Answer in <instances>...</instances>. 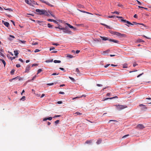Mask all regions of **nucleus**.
<instances>
[{
	"instance_id": "obj_1",
	"label": "nucleus",
	"mask_w": 151,
	"mask_h": 151,
	"mask_svg": "<svg viewBox=\"0 0 151 151\" xmlns=\"http://www.w3.org/2000/svg\"><path fill=\"white\" fill-rule=\"evenodd\" d=\"M115 106H116V109L119 110H121L127 107L125 106L119 104L115 105Z\"/></svg>"
},
{
	"instance_id": "obj_2",
	"label": "nucleus",
	"mask_w": 151,
	"mask_h": 151,
	"mask_svg": "<svg viewBox=\"0 0 151 151\" xmlns=\"http://www.w3.org/2000/svg\"><path fill=\"white\" fill-rule=\"evenodd\" d=\"M62 30H63V32L65 33L70 34L72 32L67 27L65 28L63 27Z\"/></svg>"
},
{
	"instance_id": "obj_3",
	"label": "nucleus",
	"mask_w": 151,
	"mask_h": 151,
	"mask_svg": "<svg viewBox=\"0 0 151 151\" xmlns=\"http://www.w3.org/2000/svg\"><path fill=\"white\" fill-rule=\"evenodd\" d=\"M114 34L118 36L121 37H125V35L124 34H122L119 32H114Z\"/></svg>"
},
{
	"instance_id": "obj_4",
	"label": "nucleus",
	"mask_w": 151,
	"mask_h": 151,
	"mask_svg": "<svg viewBox=\"0 0 151 151\" xmlns=\"http://www.w3.org/2000/svg\"><path fill=\"white\" fill-rule=\"evenodd\" d=\"M45 10L43 9H36V11L37 12H39L40 15L43 14L45 13Z\"/></svg>"
},
{
	"instance_id": "obj_5",
	"label": "nucleus",
	"mask_w": 151,
	"mask_h": 151,
	"mask_svg": "<svg viewBox=\"0 0 151 151\" xmlns=\"http://www.w3.org/2000/svg\"><path fill=\"white\" fill-rule=\"evenodd\" d=\"M39 0L41 2H42V3H44L45 4L49 6H50L51 7L53 6L52 5L50 4L49 2H47L44 0Z\"/></svg>"
},
{
	"instance_id": "obj_6",
	"label": "nucleus",
	"mask_w": 151,
	"mask_h": 151,
	"mask_svg": "<svg viewBox=\"0 0 151 151\" xmlns=\"http://www.w3.org/2000/svg\"><path fill=\"white\" fill-rule=\"evenodd\" d=\"M137 129H143L145 128L144 126L142 124H139L136 127Z\"/></svg>"
},
{
	"instance_id": "obj_7",
	"label": "nucleus",
	"mask_w": 151,
	"mask_h": 151,
	"mask_svg": "<svg viewBox=\"0 0 151 151\" xmlns=\"http://www.w3.org/2000/svg\"><path fill=\"white\" fill-rule=\"evenodd\" d=\"M25 2L27 4H28L30 6H33L32 4V1L31 0H25Z\"/></svg>"
},
{
	"instance_id": "obj_8",
	"label": "nucleus",
	"mask_w": 151,
	"mask_h": 151,
	"mask_svg": "<svg viewBox=\"0 0 151 151\" xmlns=\"http://www.w3.org/2000/svg\"><path fill=\"white\" fill-rule=\"evenodd\" d=\"M109 41L110 42H113L114 43L120 44L119 41L118 40H116L110 39Z\"/></svg>"
},
{
	"instance_id": "obj_9",
	"label": "nucleus",
	"mask_w": 151,
	"mask_h": 151,
	"mask_svg": "<svg viewBox=\"0 0 151 151\" xmlns=\"http://www.w3.org/2000/svg\"><path fill=\"white\" fill-rule=\"evenodd\" d=\"M30 68V66L29 65H28L26 67L25 72L28 73L29 71Z\"/></svg>"
},
{
	"instance_id": "obj_10",
	"label": "nucleus",
	"mask_w": 151,
	"mask_h": 151,
	"mask_svg": "<svg viewBox=\"0 0 151 151\" xmlns=\"http://www.w3.org/2000/svg\"><path fill=\"white\" fill-rule=\"evenodd\" d=\"M139 106H142L141 108V109L142 110H146L147 108V107H145V105L142 104H139Z\"/></svg>"
},
{
	"instance_id": "obj_11",
	"label": "nucleus",
	"mask_w": 151,
	"mask_h": 151,
	"mask_svg": "<svg viewBox=\"0 0 151 151\" xmlns=\"http://www.w3.org/2000/svg\"><path fill=\"white\" fill-rule=\"evenodd\" d=\"M100 37L103 40H109V41L110 39L108 38L107 37H103L102 36H100Z\"/></svg>"
},
{
	"instance_id": "obj_12",
	"label": "nucleus",
	"mask_w": 151,
	"mask_h": 151,
	"mask_svg": "<svg viewBox=\"0 0 151 151\" xmlns=\"http://www.w3.org/2000/svg\"><path fill=\"white\" fill-rule=\"evenodd\" d=\"M2 23L7 27H8L9 25V24L7 22H5L4 21H2Z\"/></svg>"
},
{
	"instance_id": "obj_13",
	"label": "nucleus",
	"mask_w": 151,
	"mask_h": 151,
	"mask_svg": "<svg viewBox=\"0 0 151 151\" xmlns=\"http://www.w3.org/2000/svg\"><path fill=\"white\" fill-rule=\"evenodd\" d=\"M132 24H133V25H134V24H136V25H137L138 24H141V25H142V26H143L144 27H146V25H145L143 24H140V23H137L136 22H133Z\"/></svg>"
},
{
	"instance_id": "obj_14",
	"label": "nucleus",
	"mask_w": 151,
	"mask_h": 151,
	"mask_svg": "<svg viewBox=\"0 0 151 151\" xmlns=\"http://www.w3.org/2000/svg\"><path fill=\"white\" fill-rule=\"evenodd\" d=\"M66 24L70 28L73 29L74 30H76V29L75 28H74L73 26L69 24L68 23H66Z\"/></svg>"
},
{
	"instance_id": "obj_15",
	"label": "nucleus",
	"mask_w": 151,
	"mask_h": 151,
	"mask_svg": "<svg viewBox=\"0 0 151 151\" xmlns=\"http://www.w3.org/2000/svg\"><path fill=\"white\" fill-rule=\"evenodd\" d=\"M55 27L56 28L58 29L62 30L63 28V27H62L60 25H58V27Z\"/></svg>"
},
{
	"instance_id": "obj_16",
	"label": "nucleus",
	"mask_w": 151,
	"mask_h": 151,
	"mask_svg": "<svg viewBox=\"0 0 151 151\" xmlns=\"http://www.w3.org/2000/svg\"><path fill=\"white\" fill-rule=\"evenodd\" d=\"M92 142V140H87L86 141L85 143L87 144H91Z\"/></svg>"
},
{
	"instance_id": "obj_17",
	"label": "nucleus",
	"mask_w": 151,
	"mask_h": 151,
	"mask_svg": "<svg viewBox=\"0 0 151 151\" xmlns=\"http://www.w3.org/2000/svg\"><path fill=\"white\" fill-rule=\"evenodd\" d=\"M9 37H10L9 38H8V39L9 40H11V41L12 40H13V39H11V38L10 37H12V38H13V39H14V38H15V37H14V36H13V35H9Z\"/></svg>"
},
{
	"instance_id": "obj_18",
	"label": "nucleus",
	"mask_w": 151,
	"mask_h": 151,
	"mask_svg": "<svg viewBox=\"0 0 151 151\" xmlns=\"http://www.w3.org/2000/svg\"><path fill=\"white\" fill-rule=\"evenodd\" d=\"M0 61H1L3 63L4 65V66L5 67L6 65V62L3 59L0 58Z\"/></svg>"
},
{
	"instance_id": "obj_19",
	"label": "nucleus",
	"mask_w": 151,
	"mask_h": 151,
	"mask_svg": "<svg viewBox=\"0 0 151 151\" xmlns=\"http://www.w3.org/2000/svg\"><path fill=\"white\" fill-rule=\"evenodd\" d=\"M102 140L100 139H99L96 142V143L98 145L100 144Z\"/></svg>"
},
{
	"instance_id": "obj_20",
	"label": "nucleus",
	"mask_w": 151,
	"mask_h": 151,
	"mask_svg": "<svg viewBox=\"0 0 151 151\" xmlns=\"http://www.w3.org/2000/svg\"><path fill=\"white\" fill-rule=\"evenodd\" d=\"M137 41L138 42H144V41L142 39H138L137 40Z\"/></svg>"
},
{
	"instance_id": "obj_21",
	"label": "nucleus",
	"mask_w": 151,
	"mask_h": 151,
	"mask_svg": "<svg viewBox=\"0 0 151 151\" xmlns=\"http://www.w3.org/2000/svg\"><path fill=\"white\" fill-rule=\"evenodd\" d=\"M14 55L15 56H17L19 54L18 51V50H14Z\"/></svg>"
},
{
	"instance_id": "obj_22",
	"label": "nucleus",
	"mask_w": 151,
	"mask_h": 151,
	"mask_svg": "<svg viewBox=\"0 0 151 151\" xmlns=\"http://www.w3.org/2000/svg\"><path fill=\"white\" fill-rule=\"evenodd\" d=\"M54 62L55 63H61V61L60 60H55L54 61Z\"/></svg>"
},
{
	"instance_id": "obj_23",
	"label": "nucleus",
	"mask_w": 151,
	"mask_h": 151,
	"mask_svg": "<svg viewBox=\"0 0 151 151\" xmlns=\"http://www.w3.org/2000/svg\"><path fill=\"white\" fill-rule=\"evenodd\" d=\"M52 61H53V59L49 60H47L46 61V63H50V62H52Z\"/></svg>"
},
{
	"instance_id": "obj_24",
	"label": "nucleus",
	"mask_w": 151,
	"mask_h": 151,
	"mask_svg": "<svg viewBox=\"0 0 151 151\" xmlns=\"http://www.w3.org/2000/svg\"><path fill=\"white\" fill-rule=\"evenodd\" d=\"M123 68H127V64H124L123 65Z\"/></svg>"
},
{
	"instance_id": "obj_25",
	"label": "nucleus",
	"mask_w": 151,
	"mask_h": 151,
	"mask_svg": "<svg viewBox=\"0 0 151 151\" xmlns=\"http://www.w3.org/2000/svg\"><path fill=\"white\" fill-rule=\"evenodd\" d=\"M76 72H77L78 73V74H79H79L80 71H79L78 68H76Z\"/></svg>"
},
{
	"instance_id": "obj_26",
	"label": "nucleus",
	"mask_w": 151,
	"mask_h": 151,
	"mask_svg": "<svg viewBox=\"0 0 151 151\" xmlns=\"http://www.w3.org/2000/svg\"><path fill=\"white\" fill-rule=\"evenodd\" d=\"M126 23H127V24H129V25H133V24H132V23H130V22H129V21H126Z\"/></svg>"
},
{
	"instance_id": "obj_27",
	"label": "nucleus",
	"mask_w": 151,
	"mask_h": 151,
	"mask_svg": "<svg viewBox=\"0 0 151 151\" xmlns=\"http://www.w3.org/2000/svg\"><path fill=\"white\" fill-rule=\"evenodd\" d=\"M25 96H23L21 99L20 100H22L23 101H24L25 100Z\"/></svg>"
},
{
	"instance_id": "obj_28",
	"label": "nucleus",
	"mask_w": 151,
	"mask_h": 151,
	"mask_svg": "<svg viewBox=\"0 0 151 151\" xmlns=\"http://www.w3.org/2000/svg\"><path fill=\"white\" fill-rule=\"evenodd\" d=\"M44 14L45 15H46L47 16H48L49 15L48 14V13L46 12L45 10V13L44 14Z\"/></svg>"
},
{
	"instance_id": "obj_29",
	"label": "nucleus",
	"mask_w": 151,
	"mask_h": 151,
	"mask_svg": "<svg viewBox=\"0 0 151 151\" xmlns=\"http://www.w3.org/2000/svg\"><path fill=\"white\" fill-rule=\"evenodd\" d=\"M67 57H68L70 58H73V56L71 55H67Z\"/></svg>"
},
{
	"instance_id": "obj_30",
	"label": "nucleus",
	"mask_w": 151,
	"mask_h": 151,
	"mask_svg": "<svg viewBox=\"0 0 151 151\" xmlns=\"http://www.w3.org/2000/svg\"><path fill=\"white\" fill-rule=\"evenodd\" d=\"M5 55L2 53L0 52V57H4Z\"/></svg>"
},
{
	"instance_id": "obj_31",
	"label": "nucleus",
	"mask_w": 151,
	"mask_h": 151,
	"mask_svg": "<svg viewBox=\"0 0 151 151\" xmlns=\"http://www.w3.org/2000/svg\"><path fill=\"white\" fill-rule=\"evenodd\" d=\"M42 71V70L41 69H39L37 71V74L40 73Z\"/></svg>"
},
{
	"instance_id": "obj_32",
	"label": "nucleus",
	"mask_w": 151,
	"mask_h": 151,
	"mask_svg": "<svg viewBox=\"0 0 151 151\" xmlns=\"http://www.w3.org/2000/svg\"><path fill=\"white\" fill-rule=\"evenodd\" d=\"M69 78L72 81H75V79H74L73 78H72L70 76H69Z\"/></svg>"
},
{
	"instance_id": "obj_33",
	"label": "nucleus",
	"mask_w": 151,
	"mask_h": 151,
	"mask_svg": "<svg viewBox=\"0 0 151 151\" xmlns=\"http://www.w3.org/2000/svg\"><path fill=\"white\" fill-rule=\"evenodd\" d=\"M48 27L49 28H51L52 27V25H51V24L50 23H48L47 24Z\"/></svg>"
},
{
	"instance_id": "obj_34",
	"label": "nucleus",
	"mask_w": 151,
	"mask_h": 151,
	"mask_svg": "<svg viewBox=\"0 0 151 151\" xmlns=\"http://www.w3.org/2000/svg\"><path fill=\"white\" fill-rule=\"evenodd\" d=\"M32 5H33V4H37V3L35 2L34 1H32Z\"/></svg>"
},
{
	"instance_id": "obj_35",
	"label": "nucleus",
	"mask_w": 151,
	"mask_h": 151,
	"mask_svg": "<svg viewBox=\"0 0 151 151\" xmlns=\"http://www.w3.org/2000/svg\"><path fill=\"white\" fill-rule=\"evenodd\" d=\"M121 21L122 22H123L124 23H126V22L127 21L126 20H125V19H121Z\"/></svg>"
},
{
	"instance_id": "obj_36",
	"label": "nucleus",
	"mask_w": 151,
	"mask_h": 151,
	"mask_svg": "<svg viewBox=\"0 0 151 151\" xmlns=\"http://www.w3.org/2000/svg\"><path fill=\"white\" fill-rule=\"evenodd\" d=\"M115 17V16H107V18H114Z\"/></svg>"
},
{
	"instance_id": "obj_37",
	"label": "nucleus",
	"mask_w": 151,
	"mask_h": 151,
	"mask_svg": "<svg viewBox=\"0 0 151 151\" xmlns=\"http://www.w3.org/2000/svg\"><path fill=\"white\" fill-rule=\"evenodd\" d=\"M15 70L14 69L12 70L11 71V74H13L14 73Z\"/></svg>"
},
{
	"instance_id": "obj_38",
	"label": "nucleus",
	"mask_w": 151,
	"mask_h": 151,
	"mask_svg": "<svg viewBox=\"0 0 151 151\" xmlns=\"http://www.w3.org/2000/svg\"><path fill=\"white\" fill-rule=\"evenodd\" d=\"M101 24L104 25V26H105L107 28H109V27L107 25H106L105 24Z\"/></svg>"
},
{
	"instance_id": "obj_39",
	"label": "nucleus",
	"mask_w": 151,
	"mask_h": 151,
	"mask_svg": "<svg viewBox=\"0 0 151 151\" xmlns=\"http://www.w3.org/2000/svg\"><path fill=\"white\" fill-rule=\"evenodd\" d=\"M111 13L113 14H119V13L116 11H115L114 12H112Z\"/></svg>"
},
{
	"instance_id": "obj_40",
	"label": "nucleus",
	"mask_w": 151,
	"mask_h": 151,
	"mask_svg": "<svg viewBox=\"0 0 151 151\" xmlns=\"http://www.w3.org/2000/svg\"><path fill=\"white\" fill-rule=\"evenodd\" d=\"M129 135V134H127V135H124V136H123L122 137V138H125V137H127Z\"/></svg>"
},
{
	"instance_id": "obj_41",
	"label": "nucleus",
	"mask_w": 151,
	"mask_h": 151,
	"mask_svg": "<svg viewBox=\"0 0 151 151\" xmlns=\"http://www.w3.org/2000/svg\"><path fill=\"white\" fill-rule=\"evenodd\" d=\"M75 114H77V115H81L82 114V113H80L79 112H76L74 113Z\"/></svg>"
},
{
	"instance_id": "obj_42",
	"label": "nucleus",
	"mask_w": 151,
	"mask_h": 151,
	"mask_svg": "<svg viewBox=\"0 0 151 151\" xmlns=\"http://www.w3.org/2000/svg\"><path fill=\"white\" fill-rule=\"evenodd\" d=\"M59 120H57L55 122V124H57L59 123Z\"/></svg>"
},
{
	"instance_id": "obj_43",
	"label": "nucleus",
	"mask_w": 151,
	"mask_h": 151,
	"mask_svg": "<svg viewBox=\"0 0 151 151\" xmlns=\"http://www.w3.org/2000/svg\"><path fill=\"white\" fill-rule=\"evenodd\" d=\"M5 10H9V11L12 12V10L11 9H5Z\"/></svg>"
},
{
	"instance_id": "obj_44",
	"label": "nucleus",
	"mask_w": 151,
	"mask_h": 151,
	"mask_svg": "<svg viewBox=\"0 0 151 151\" xmlns=\"http://www.w3.org/2000/svg\"><path fill=\"white\" fill-rule=\"evenodd\" d=\"M47 120H50L52 119V117H50L48 118H47Z\"/></svg>"
},
{
	"instance_id": "obj_45",
	"label": "nucleus",
	"mask_w": 151,
	"mask_h": 151,
	"mask_svg": "<svg viewBox=\"0 0 151 151\" xmlns=\"http://www.w3.org/2000/svg\"><path fill=\"white\" fill-rule=\"evenodd\" d=\"M55 47H51L50 49V51L52 50H54L55 49Z\"/></svg>"
},
{
	"instance_id": "obj_46",
	"label": "nucleus",
	"mask_w": 151,
	"mask_h": 151,
	"mask_svg": "<svg viewBox=\"0 0 151 151\" xmlns=\"http://www.w3.org/2000/svg\"><path fill=\"white\" fill-rule=\"evenodd\" d=\"M40 51V50H39V49H36L35 50L34 52H39Z\"/></svg>"
},
{
	"instance_id": "obj_47",
	"label": "nucleus",
	"mask_w": 151,
	"mask_h": 151,
	"mask_svg": "<svg viewBox=\"0 0 151 151\" xmlns=\"http://www.w3.org/2000/svg\"><path fill=\"white\" fill-rule=\"evenodd\" d=\"M36 77H37V76L35 75V76H34L33 77V78L32 79V81H33L35 79V78H36Z\"/></svg>"
},
{
	"instance_id": "obj_48",
	"label": "nucleus",
	"mask_w": 151,
	"mask_h": 151,
	"mask_svg": "<svg viewBox=\"0 0 151 151\" xmlns=\"http://www.w3.org/2000/svg\"><path fill=\"white\" fill-rule=\"evenodd\" d=\"M16 66L17 68H19L20 67L21 65L20 64H18L16 65Z\"/></svg>"
},
{
	"instance_id": "obj_49",
	"label": "nucleus",
	"mask_w": 151,
	"mask_h": 151,
	"mask_svg": "<svg viewBox=\"0 0 151 151\" xmlns=\"http://www.w3.org/2000/svg\"><path fill=\"white\" fill-rule=\"evenodd\" d=\"M19 41V42H21L22 43L24 44L26 42V41H23L22 40H20Z\"/></svg>"
},
{
	"instance_id": "obj_50",
	"label": "nucleus",
	"mask_w": 151,
	"mask_h": 151,
	"mask_svg": "<svg viewBox=\"0 0 151 151\" xmlns=\"http://www.w3.org/2000/svg\"><path fill=\"white\" fill-rule=\"evenodd\" d=\"M54 84L53 83H49L47 84V85L48 86H51L52 85Z\"/></svg>"
},
{
	"instance_id": "obj_51",
	"label": "nucleus",
	"mask_w": 151,
	"mask_h": 151,
	"mask_svg": "<svg viewBox=\"0 0 151 151\" xmlns=\"http://www.w3.org/2000/svg\"><path fill=\"white\" fill-rule=\"evenodd\" d=\"M38 44V43L37 42H34V43H32V45H37Z\"/></svg>"
},
{
	"instance_id": "obj_52",
	"label": "nucleus",
	"mask_w": 151,
	"mask_h": 151,
	"mask_svg": "<svg viewBox=\"0 0 151 151\" xmlns=\"http://www.w3.org/2000/svg\"><path fill=\"white\" fill-rule=\"evenodd\" d=\"M117 98V96H115L113 97H111V98H110V99H114V98Z\"/></svg>"
},
{
	"instance_id": "obj_53",
	"label": "nucleus",
	"mask_w": 151,
	"mask_h": 151,
	"mask_svg": "<svg viewBox=\"0 0 151 151\" xmlns=\"http://www.w3.org/2000/svg\"><path fill=\"white\" fill-rule=\"evenodd\" d=\"M110 98H105V99H103L102 100V101H106V100H108V99H110Z\"/></svg>"
},
{
	"instance_id": "obj_54",
	"label": "nucleus",
	"mask_w": 151,
	"mask_h": 151,
	"mask_svg": "<svg viewBox=\"0 0 151 151\" xmlns=\"http://www.w3.org/2000/svg\"><path fill=\"white\" fill-rule=\"evenodd\" d=\"M37 65H38V64H36V63H35V64H33L32 65V67H33L34 66H37Z\"/></svg>"
},
{
	"instance_id": "obj_55",
	"label": "nucleus",
	"mask_w": 151,
	"mask_h": 151,
	"mask_svg": "<svg viewBox=\"0 0 151 151\" xmlns=\"http://www.w3.org/2000/svg\"><path fill=\"white\" fill-rule=\"evenodd\" d=\"M143 37H145L146 38H147V39H151V38L150 37H147L146 36H145L144 35H143Z\"/></svg>"
},
{
	"instance_id": "obj_56",
	"label": "nucleus",
	"mask_w": 151,
	"mask_h": 151,
	"mask_svg": "<svg viewBox=\"0 0 151 151\" xmlns=\"http://www.w3.org/2000/svg\"><path fill=\"white\" fill-rule=\"evenodd\" d=\"M60 116V115H55L53 117L55 118V117H59Z\"/></svg>"
},
{
	"instance_id": "obj_57",
	"label": "nucleus",
	"mask_w": 151,
	"mask_h": 151,
	"mask_svg": "<svg viewBox=\"0 0 151 151\" xmlns=\"http://www.w3.org/2000/svg\"><path fill=\"white\" fill-rule=\"evenodd\" d=\"M110 65V64H108L106 65H105L104 66V67L105 68H107V67H108Z\"/></svg>"
},
{
	"instance_id": "obj_58",
	"label": "nucleus",
	"mask_w": 151,
	"mask_h": 151,
	"mask_svg": "<svg viewBox=\"0 0 151 151\" xmlns=\"http://www.w3.org/2000/svg\"><path fill=\"white\" fill-rule=\"evenodd\" d=\"M136 1L137 2L138 4L139 5H141V2L140 1H139L138 0H136Z\"/></svg>"
},
{
	"instance_id": "obj_59",
	"label": "nucleus",
	"mask_w": 151,
	"mask_h": 151,
	"mask_svg": "<svg viewBox=\"0 0 151 151\" xmlns=\"http://www.w3.org/2000/svg\"><path fill=\"white\" fill-rule=\"evenodd\" d=\"M47 21L50 22H52L53 19H47Z\"/></svg>"
},
{
	"instance_id": "obj_60",
	"label": "nucleus",
	"mask_w": 151,
	"mask_h": 151,
	"mask_svg": "<svg viewBox=\"0 0 151 151\" xmlns=\"http://www.w3.org/2000/svg\"><path fill=\"white\" fill-rule=\"evenodd\" d=\"M59 74V73L57 74L56 73H53L52 74V75L54 76V75H58Z\"/></svg>"
},
{
	"instance_id": "obj_61",
	"label": "nucleus",
	"mask_w": 151,
	"mask_h": 151,
	"mask_svg": "<svg viewBox=\"0 0 151 151\" xmlns=\"http://www.w3.org/2000/svg\"><path fill=\"white\" fill-rule=\"evenodd\" d=\"M143 74V73H142L141 74H140L138 76H137V77L138 78V77H139L140 76H142Z\"/></svg>"
},
{
	"instance_id": "obj_62",
	"label": "nucleus",
	"mask_w": 151,
	"mask_h": 151,
	"mask_svg": "<svg viewBox=\"0 0 151 151\" xmlns=\"http://www.w3.org/2000/svg\"><path fill=\"white\" fill-rule=\"evenodd\" d=\"M57 52V51L56 50H55L54 51H52L51 53H56Z\"/></svg>"
},
{
	"instance_id": "obj_63",
	"label": "nucleus",
	"mask_w": 151,
	"mask_h": 151,
	"mask_svg": "<svg viewBox=\"0 0 151 151\" xmlns=\"http://www.w3.org/2000/svg\"><path fill=\"white\" fill-rule=\"evenodd\" d=\"M15 57H12L10 58V59L12 60L13 59H15Z\"/></svg>"
},
{
	"instance_id": "obj_64",
	"label": "nucleus",
	"mask_w": 151,
	"mask_h": 151,
	"mask_svg": "<svg viewBox=\"0 0 151 151\" xmlns=\"http://www.w3.org/2000/svg\"><path fill=\"white\" fill-rule=\"evenodd\" d=\"M134 17L135 18H137V15L136 14H135L134 16Z\"/></svg>"
}]
</instances>
